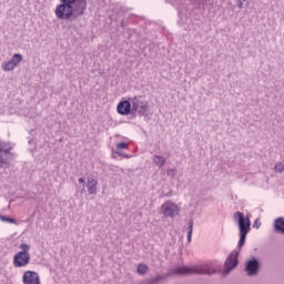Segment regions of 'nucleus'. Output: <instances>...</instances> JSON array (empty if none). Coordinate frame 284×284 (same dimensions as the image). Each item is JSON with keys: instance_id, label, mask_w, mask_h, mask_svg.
Returning a JSON list of instances; mask_svg holds the SVG:
<instances>
[{"instance_id": "obj_11", "label": "nucleus", "mask_w": 284, "mask_h": 284, "mask_svg": "<svg viewBox=\"0 0 284 284\" xmlns=\"http://www.w3.org/2000/svg\"><path fill=\"white\" fill-rule=\"evenodd\" d=\"M245 270H246L248 276L256 275V272H258V261H256V260L248 261Z\"/></svg>"}, {"instance_id": "obj_9", "label": "nucleus", "mask_w": 284, "mask_h": 284, "mask_svg": "<svg viewBox=\"0 0 284 284\" xmlns=\"http://www.w3.org/2000/svg\"><path fill=\"white\" fill-rule=\"evenodd\" d=\"M164 216H176L179 214V205L172 202H166L162 205Z\"/></svg>"}, {"instance_id": "obj_15", "label": "nucleus", "mask_w": 284, "mask_h": 284, "mask_svg": "<svg viewBox=\"0 0 284 284\" xmlns=\"http://www.w3.org/2000/svg\"><path fill=\"white\" fill-rule=\"evenodd\" d=\"M192 230H194V221L191 220V222L189 223V233H187L189 243L192 242Z\"/></svg>"}, {"instance_id": "obj_6", "label": "nucleus", "mask_w": 284, "mask_h": 284, "mask_svg": "<svg viewBox=\"0 0 284 284\" xmlns=\"http://www.w3.org/2000/svg\"><path fill=\"white\" fill-rule=\"evenodd\" d=\"M22 61L23 55H21V53H14L10 61L2 63V70L4 72H11V70H14Z\"/></svg>"}, {"instance_id": "obj_21", "label": "nucleus", "mask_w": 284, "mask_h": 284, "mask_svg": "<svg viewBox=\"0 0 284 284\" xmlns=\"http://www.w3.org/2000/svg\"><path fill=\"white\" fill-rule=\"evenodd\" d=\"M79 183H82V184L85 183V179L80 178V179H79Z\"/></svg>"}, {"instance_id": "obj_3", "label": "nucleus", "mask_w": 284, "mask_h": 284, "mask_svg": "<svg viewBox=\"0 0 284 284\" xmlns=\"http://www.w3.org/2000/svg\"><path fill=\"white\" fill-rule=\"evenodd\" d=\"M234 219H239V227H240L239 247H243L245 245V239L250 233V225H252V223L250 222V217H245V214H243V212H235Z\"/></svg>"}, {"instance_id": "obj_8", "label": "nucleus", "mask_w": 284, "mask_h": 284, "mask_svg": "<svg viewBox=\"0 0 284 284\" xmlns=\"http://www.w3.org/2000/svg\"><path fill=\"white\" fill-rule=\"evenodd\" d=\"M23 284H41V277H39V273L33 271H26L22 275Z\"/></svg>"}, {"instance_id": "obj_16", "label": "nucleus", "mask_w": 284, "mask_h": 284, "mask_svg": "<svg viewBox=\"0 0 284 284\" xmlns=\"http://www.w3.org/2000/svg\"><path fill=\"white\" fill-rule=\"evenodd\" d=\"M148 273V265L139 264L138 265V274H146Z\"/></svg>"}, {"instance_id": "obj_19", "label": "nucleus", "mask_w": 284, "mask_h": 284, "mask_svg": "<svg viewBox=\"0 0 284 284\" xmlns=\"http://www.w3.org/2000/svg\"><path fill=\"white\" fill-rule=\"evenodd\" d=\"M2 152H4V154H8V150H3V143L0 142V154H2ZM0 163H6V160H3V158L0 156Z\"/></svg>"}, {"instance_id": "obj_5", "label": "nucleus", "mask_w": 284, "mask_h": 284, "mask_svg": "<svg viewBox=\"0 0 284 284\" xmlns=\"http://www.w3.org/2000/svg\"><path fill=\"white\" fill-rule=\"evenodd\" d=\"M130 101L132 110H134V112H138V114H141V116L148 114V110H150V104L148 103V101H145V99H143V97H134L131 98Z\"/></svg>"}, {"instance_id": "obj_1", "label": "nucleus", "mask_w": 284, "mask_h": 284, "mask_svg": "<svg viewBox=\"0 0 284 284\" xmlns=\"http://www.w3.org/2000/svg\"><path fill=\"white\" fill-rule=\"evenodd\" d=\"M61 4L55 7L57 19L68 21L72 17H81L88 8V1L85 0H60Z\"/></svg>"}, {"instance_id": "obj_14", "label": "nucleus", "mask_w": 284, "mask_h": 284, "mask_svg": "<svg viewBox=\"0 0 284 284\" xmlns=\"http://www.w3.org/2000/svg\"><path fill=\"white\" fill-rule=\"evenodd\" d=\"M153 163L155 165H158L159 168H163V165H165V158H163L161 155H155L153 158Z\"/></svg>"}, {"instance_id": "obj_12", "label": "nucleus", "mask_w": 284, "mask_h": 284, "mask_svg": "<svg viewBox=\"0 0 284 284\" xmlns=\"http://www.w3.org/2000/svg\"><path fill=\"white\" fill-rule=\"evenodd\" d=\"M97 185H99V182L94 178H88V192L89 194H97Z\"/></svg>"}, {"instance_id": "obj_10", "label": "nucleus", "mask_w": 284, "mask_h": 284, "mask_svg": "<svg viewBox=\"0 0 284 284\" xmlns=\"http://www.w3.org/2000/svg\"><path fill=\"white\" fill-rule=\"evenodd\" d=\"M116 111H118V114H122L123 116H126L128 114H130V112H132V101L124 100L119 102L116 106Z\"/></svg>"}, {"instance_id": "obj_7", "label": "nucleus", "mask_w": 284, "mask_h": 284, "mask_svg": "<svg viewBox=\"0 0 284 284\" xmlns=\"http://www.w3.org/2000/svg\"><path fill=\"white\" fill-rule=\"evenodd\" d=\"M239 265V252L233 251L225 261V274H230Z\"/></svg>"}, {"instance_id": "obj_20", "label": "nucleus", "mask_w": 284, "mask_h": 284, "mask_svg": "<svg viewBox=\"0 0 284 284\" xmlns=\"http://www.w3.org/2000/svg\"><path fill=\"white\" fill-rule=\"evenodd\" d=\"M275 171H276V172H283V171H284V165H283V163H277V164L275 165Z\"/></svg>"}, {"instance_id": "obj_4", "label": "nucleus", "mask_w": 284, "mask_h": 284, "mask_svg": "<svg viewBox=\"0 0 284 284\" xmlns=\"http://www.w3.org/2000/svg\"><path fill=\"white\" fill-rule=\"evenodd\" d=\"M20 250H22V252L13 256L14 267H26V265L30 263V245L21 244Z\"/></svg>"}, {"instance_id": "obj_2", "label": "nucleus", "mask_w": 284, "mask_h": 284, "mask_svg": "<svg viewBox=\"0 0 284 284\" xmlns=\"http://www.w3.org/2000/svg\"><path fill=\"white\" fill-rule=\"evenodd\" d=\"M174 274L187 276L190 274H214V267L210 264H202L196 266H181L174 270Z\"/></svg>"}, {"instance_id": "obj_18", "label": "nucleus", "mask_w": 284, "mask_h": 284, "mask_svg": "<svg viewBox=\"0 0 284 284\" xmlns=\"http://www.w3.org/2000/svg\"><path fill=\"white\" fill-rule=\"evenodd\" d=\"M116 150L121 151V150H128V143L125 142H120L116 144Z\"/></svg>"}, {"instance_id": "obj_17", "label": "nucleus", "mask_w": 284, "mask_h": 284, "mask_svg": "<svg viewBox=\"0 0 284 284\" xmlns=\"http://www.w3.org/2000/svg\"><path fill=\"white\" fill-rule=\"evenodd\" d=\"M0 221H2L3 223H17V221L12 217H6L3 215H0Z\"/></svg>"}, {"instance_id": "obj_13", "label": "nucleus", "mask_w": 284, "mask_h": 284, "mask_svg": "<svg viewBox=\"0 0 284 284\" xmlns=\"http://www.w3.org/2000/svg\"><path fill=\"white\" fill-rule=\"evenodd\" d=\"M275 232H278L280 234H284V219L278 217L274 222Z\"/></svg>"}]
</instances>
